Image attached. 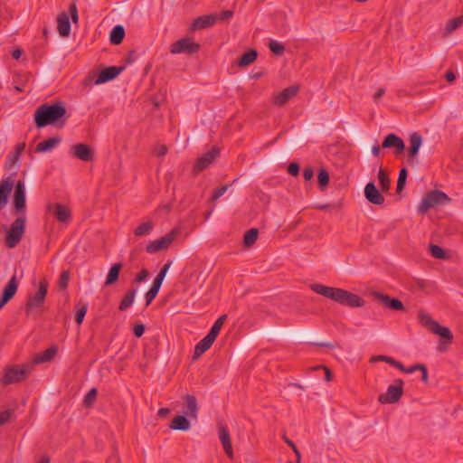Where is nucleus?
Masks as SVG:
<instances>
[{
    "instance_id": "dca6fc26",
    "label": "nucleus",
    "mask_w": 463,
    "mask_h": 463,
    "mask_svg": "<svg viewBox=\"0 0 463 463\" xmlns=\"http://www.w3.org/2000/svg\"><path fill=\"white\" fill-rule=\"evenodd\" d=\"M125 66H110L103 69L95 79L96 85L108 82L117 78L124 70Z\"/></svg>"
},
{
    "instance_id": "ddd939ff",
    "label": "nucleus",
    "mask_w": 463,
    "mask_h": 463,
    "mask_svg": "<svg viewBox=\"0 0 463 463\" xmlns=\"http://www.w3.org/2000/svg\"><path fill=\"white\" fill-rule=\"evenodd\" d=\"M409 142L410 146L408 148V163L411 166H414L418 163L415 157L417 156L422 145V137L417 132H412L409 136Z\"/></svg>"
},
{
    "instance_id": "20e7f679",
    "label": "nucleus",
    "mask_w": 463,
    "mask_h": 463,
    "mask_svg": "<svg viewBox=\"0 0 463 463\" xmlns=\"http://www.w3.org/2000/svg\"><path fill=\"white\" fill-rule=\"evenodd\" d=\"M450 198L444 193L439 190H433L428 193L420 201L418 207L420 213H426L430 208H434L440 204H445L449 202Z\"/></svg>"
},
{
    "instance_id": "0e129e2a",
    "label": "nucleus",
    "mask_w": 463,
    "mask_h": 463,
    "mask_svg": "<svg viewBox=\"0 0 463 463\" xmlns=\"http://www.w3.org/2000/svg\"><path fill=\"white\" fill-rule=\"evenodd\" d=\"M108 463H120V458L116 450L113 451V453L109 457Z\"/></svg>"
},
{
    "instance_id": "69168bd1",
    "label": "nucleus",
    "mask_w": 463,
    "mask_h": 463,
    "mask_svg": "<svg viewBox=\"0 0 463 463\" xmlns=\"http://www.w3.org/2000/svg\"><path fill=\"white\" fill-rule=\"evenodd\" d=\"M385 93V90L381 88L379 89L375 94L373 95V99L375 102H377Z\"/></svg>"
},
{
    "instance_id": "412c9836",
    "label": "nucleus",
    "mask_w": 463,
    "mask_h": 463,
    "mask_svg": "<svg viewBox=\"0 0 463 463\" xmlns=\"http://www.w3.org/2000/svg\"><path fill=\"white\" fill-rule=\"evenodd\" d=\"M217 22L216 14L202 15L193 21L190 25V30L197 31L207 27H211Z\"/></svg>"
},
{
    "instance_id": "c03bdc74",
    "label": "nucleus",
    "mask_w": 463,
    "mask_h": 463,
    "mask_svg": "<svg viewBox=\"0 0 463 463\" xmlns=\"http://www.w3.org/2000/svg\"><path fill=\"white\" fill-rule=\"evenodd\" d=\"M407 176H408V170L405 167H402L399 172V176H398V180H397L396 192L398 194L401 193L404 189Z\"/></svg>"
},
{
    "instance_id": "7ed1b4c3",
    "label": "nucleus",
    "mask_w": 463,
    "mask_h": 463,
    "mask_svg": "<svg viewBox=\"0 0 463 463\" xmlns=\"http://www.w3.org/2000/svg\"><path fill=\"white\" fill-rule=\"evenodd\" d=\"M420 323L429 329L431 333L439 335L442 340L440 341L439 351L447 349L445 345H449L453 340V335L449 327L440 326L437 321L433 320L428 314L420 311L418 315Z\"/></svg>"
},
{
    "instance_id": "49530a36",
    "label": "nucleus",
    "mask_w": 463,
    "mask_h": 463,
    "mask_svg": "<svg viewBox=\"0 0 463 463\" xmlns=\"http://www.w3.org/2000/svg\"><path fill=\"white\" fill-rule=\"evenodd\" d=\"M70 272L69 270H63L59 278L58 286L61 289H66L69 285Z\"/></svg>"
},
{
    "instance_id": "de8ad7c7",
    "label": "nucleus",
    "mask_w": 463,
    "mask_h": 463,
    "mask_svg": "<svg viewBox=\"0 0 463 463\" xmlns=\"http://www.w3.org/2000/svg\"><path fill=\"white\" fill-rule=\"evenodd\" d=\"M430 254L437 259H444L446 256V253L444 250L439 247V245L431 244L430 246Z\"/></svg>"
},
{
    "instance_id": "4be33fe9",
    "label": "nucleus",
    "mask_w": 463,
    "mask_h": 463,
    "mask_svg": "<svg viewBox=\"0 0 463 463\" xmlns=\"http://www.w3.org/2000/svg\"><path fill=\"white\" fill-rule=\"evenodd\" d=\"M219 430V439L223 447V449L226 455L230 458H233V450L232 446V440L230 437L229 430L225 425L221 424L218 428Z\"/></svg>"
},
{
    "instance_id": "f257e3e1",
    "label": "nucleus",
    "mask_w": 463,
    "mask_h": 463,
    "mask_svg": "<svg viewBox=\"0 0 463 463\" xmlns=\"http://www.w3.org/2000/svg\"><path fill=\"white\" fill-rule=\"evenodd\" d=\"M37 128L49 125L63 127L68 119L67 109L62 101L46 102L39 106L33 115Z\"/></svg>"
},
{
    "instance_id": "9d476101",
    "label": "nucleus",
    "mask_w": 463,
    "mask_h": 463,
    "mask_svg": "<svg viewBox=\"0 0 463 463\" xmlns=\"http://www.w3.org/2000/svg\"><path fill=\"white\" fill-rule=\"evenodd\" d=\"M48 292V281L46 279H42L39 282L38 290L33 296H29L26 305L25 310L28 313L34 307H40L43 305L45 301V298Z\"/></svg>"
},
{
    "instance_id": "a19ab883",
    "label": "nucleus",
    "mask_w": 463,
    "mask_h": 463,
    "mask_svg": "<svg viewBox=\"0 0 463 463\" xmlns=\"http://www.w3.org/2000/svg\"><path fill=\"white\" fill-rule=\"evenodd\" d=\"M226 319H227L226 314L219 317L217 318V320L214 322V324L213 325V326L211 327L208 334L212 335L213 336H214L216 338L222 329L223 323L226 321Z\"/></svg>"
},
{
    "instance_id": "79ce46f5",
    "label": "nucleus",
    "mask_w": 463,
    "mask_h": 463,
    "mask_svg": "<svg viewBox=\"0 0 463 463\" xmlns=\"http://www.w3.org/2000/svg\"><path fill=\"white\" fill-rule=\"evenodd\" d=\"M317 182L321 191H324L329 183V174L324 169L320 168L317 175Z\"/></svg>"
},
{
    "instance_id": "4468645a",
    "label": "nucleus",
    "mask_w": 463,
    "mask_h": 463,
    "mask_svg": "<svg viewBox=\"0 0 463 463\" xmlns=\"http://www.w3.org/2000/svg\"><path fill=\"white\" fill-rule=\"evenodd\" d=\"M382 146L383 148L393 147L394 148L393 154L395 156H401L405 150V144H404L403 140L399 136H397L396 134H393V133L388 134L384 137V139L382 143Z\"/></svg>"
},
{
    "instance_id": "72a5a7b5",
    "label": "nucleus",
    "mask_w": 463,
    "mask_h": 463,
    "mask_svg": "<svg viewBox=\"0 0 463 463\" xmlns=\"http://www.w3.org/2000/svg\"><path fill=\"white\" fill-rule=\"evenodd\" d=\"M137 291V288H131L125 294L118 307L120 311L127 310L134 303Z\"/></svg>"
},
{
    "instance_id": "bf43d9fd",
    "label": "nucleus",
    "mask_w": 463,
    "mask_h": 463,
    "mask_svg": "<svg viewBox=\"0 0 463 463\" xmlns=\"http://www.w3.org/2000/svg\"><path fill=\"white\" fill-rule=\"evenodd\" d=\"M314 176V170L311 166L305 167L303 171V177L306 181H309Z\"/></svg>"
},
{
    "instance_id": "e2e57ef3",
    "label": "nucleus",
    "mask_w": 463,
    "mask_h": 463,
    "mask_svg": "<svg viewBox=\"0 0 463 463\" xmlns=\"http://www.w3.org/2000/svg\"><path fill=\"white\" fill-rule=\"evenodd\" d=\"M288 171L292 175H297L299 172V165L298 163H290Z\"/></svg>"
},
{
    "instance_id": "09e8293b",
    "label": "nucleus",
    "mask_w": 463,
    "mask_h": 463,
    "mask_svg": "<svg viewBox=\"0 0 463 463\" xmlns=\"http://www.w3.org/2000/svg\"><path fill=\"white\" fill-rule=\"evenodd\" d=\"M269 47L270 51L276 55H281L285 51V47L276 41H271L269 44Z\"/></svg>"
},
{
    "instance_id": "774afa93",
    "label": "nucleus",
    "mask_w": 463,
    "mask_h": 463,
    "mask_svg": "<svg viewBox=\"0 0 463 463\" xmlns=\"http://www.w3.org/2000/svg\"><path fill=\"white\" fill-rule=\"evenodd\" d=\"M23 53V51L21 49H15L12 52V56L14 59L18 60Z\"/></svg>"
},
{
    "instance_id": "6ab92c4d",
    "label": "nucleus",
    "mask_w": 463,
    "mask_h": 463,
    "mask_svg": "<svg viewBox=\"0 0 463 463\" xmlns=\"http://www.w3.org/2000/svg\"><path fill=\"white\" fill-rule=\"evenodd\" d=\"M298 90L299 88L297 85H292L284 89L282 91L273 96V103L279 107L283 106L290 99L297 95Z\"/></svg>"
},
{
    "instance_id": "2eb2a0df",
    "label": "nucleus",
    "mask_w": 463,
    "mask_h": 463,
    "mask_svg": "<svg viewBox=\"0 0 463 463\" xmlns=\"http://www.w3.org/2000/svg\"><path fill=\"white\" fill-rule=\"evenodd\" d=\"M71 153L74 157L83 162H90L94 159V153L92 149L83 143L71 146Z\"/></svg>"
},
{
    "instance_id": "a211bd4d",
    "label": "nucleus",
    "mask_w": 463,
    "mask_h": 463,
    "mask_svg": "<svg viewBox=\"0 0 463 463\" xmlns=\"http://www.w3.org/2000/svg\"><path fill=\"white\" fill-rule=\"evenodd\" d=\"M14 206L16 213H21L25 208V186L23 181H18L14 186Z\"/></svg>"
},
{
    "instance_id": "13d9d810",
    "label": "nucleus",
    "mask_w": 463,
    "mask_h": 463,
    "mask_svg": "<svg viewBox=\"0 0 463 463\" xmlns=\"http://www.w3.org/2000/svg\"><path fill=\"white\" fill-rule=\"evenodd\" d=\"M12 411L8 410L0 413V426L5 424L9 420Z\"/></svg>"
},
{
    "instance_id": "473e14b6",
    "label": "nucleus",
    "mask_w": 463,
    "mask_h": 463,
    "mask_svg": "<svg viewBox=\"0 0 463 463\" xmlns=\"http://www.w3.org/2000/svg\"><path fill=\"white\" fill-rule=\"evenodd\" d=\"M125 37V29L123 25L118 24L113 27L109 34V41L112 44L118 45L123 42Z\"/></svg>"
},
{
    "instance_id": "864d4df0",
    "label": "nucleus",
    "mask_w": 463,
    "mask_h": 463,
    "mask_svg": "<svg viewBox=\"0 0 463 463\" xmlns=\"http://www.w3.org/2000/svg\"><path fill=\"white\" fill-rule=\"evenodd\" d=\"M145 333V325L141 323H137L133 327V335L139 338L141 337Z\"/></svg>"
},
{
    "instance_id": "a878e982",
    "label": "nucleus",
    "mask_w": 463,
    "mask_h": 463,
    "mask_svg": "<svg viewBox=\"0 0 463 463\" xmlns=\"http://www.w3.org/2000/svg\"><path fill=\"white\" fill-rule=\"evenodd\" d=\"M215 337L210 334H207L194 347V359L200 357L203 354H204L213 342L215 341Z\"/></svg>"
},
{
    "instance_id": "680f3d73",
    "label": "nucleus",
    "mask_w": 463,
    "mask_h": 463,
    "mask_svg": "<svg viewBox=\"0 0 463 463\" xmlns=\"http://www.w3.org/2000/svg\"><path fill=\"white\" fill-rule=\"evenodd\" d=\"M419 371H420V372H421V377H420V380H421L424 383H428V381H429V376H428V371H427L426 366L420 364V368H419Z\"/></svg>"
},
{
    "instance_id": "c85d7f7f",
    "label": "nucleus",
    "mask_w": 463,
    "mask_h": 463,
    "mask_svg": "<svg viewBox=\"0 0 463 463\" xmlns=\"http://www.w3.org/2000/svg\"><path fill=\"white\" fill-rule=\"evenodd\" d=\"M18 288V282L16 279V276H13L5 287L4 288V290L2 292V297H4L5 299L10 301L15 295Z\"/></svg>"
},
{
    "instance_id": "4d7b16f0",
    "label": "nucleus",
    "mask_w": 463,
    "mask_h": 463,
    "mask_svg": "<svg viewBox=\"0 0 463 463\" xmlns=\"http://www.w3.org/2000/svg\"><path fill=\"white\" fill-rule=\"evenodd\" d=\"M232 14H233L232 11L225 10V11H222L220 14H218L216 15H217V20L226 21V20L230 19L232 16Z\"/></svg>"
},
{
    "instance_id": "f704fd0d",
    "label": "nucleus",
    "mask_w": 463,
    "mask_h": 463,
    "mask_svg": "<svg viewBox=\"0 0 463 463\" xmlns=\"http://www.w3.org/2000/svg\"><path fill=\"white\" fill-rule=\"evenodd\" d=\"M162 284L158 283L157 281H153V284L150 288V289L146 292L145 298H146V306L148 307L152 301L156 298V295L159 292V289L161 288Z\"/></svg>"
},
{
    "instance_id": "8fccbe9b",
    "label": "nucleus",
    "mask_w": 463,
    "mask_h": 463,
    "mask_svg": "<svg viewBox=\"0 0 463 463\" xmlns=\"http://www.w3.org/2000/svg\"><path fill=\"white\" fill-rule=\"evenodd\" d=\"M231 185L232 184H225V185H222V186L216 188L213 193L211 200L216 201L217 199H219L221 196H222L227 192V190L230 188Z\"/></svg>"
},
{
    "instance_id": "58836bf2",
    "label": "nucleus",
    "mask_w": 463,
    "mask_h": 463,
    "mask_svg": "<svg viewBox=\"0 0 463 463\" xmlns=\"http://www.w3.org/2000/svg\"><path fill=\"white\" fill-rule=\"evenodd\" d=\"M24 149H25V143H18L15 146L14 152H12L8 155V160L11 165H14V163L17 162V160L19 159L20 156L24 151Z\"/></svg>"
},
{
    "instance_id": "39448f33",
    "label": "nucleus",
    "mask_w": 463,
    "mask_h": 463,
    "mask_svg": "<svg viewBox=\"0 0 463 463\" xmlns=\"http://www.w3.org/2000/svg\"><path fill=\"white\" fill-rule=\"evenodd\" d=\"M31 367L32 366L28 365H23L21 367L15 365L5 368L3 377L0 379V383L2 385H9L24 381L31 373Z\"/></svg>"
},
{
    "instance_id": "5701e85b",
    "label": "nucleus",
    "mask_w": 463,
    "mask_h": 463,
    "mask_svg": "<svg viewBox=\"0 0 463 463\" xmlns=\"http://www.w3.org/2000/svg\"><path fill=\"white\" fill-rule=\"evenodd\" d=\"M184 401L185 402V409L184 410V413L187 417L196 420L199 411V405L195 396L192 394H185L184 396Z\"/></svg>"
},
{
    "instance_id": "9b49d317",
    "label": "nucleus",
    "mask_w": 463,
    "mask_h": 463,
    "mask_svg": "<svg viewBox=\"0 0 463 463\" xmlns=\"http://www.w3.org/2000/svg\"><path fill=\"white\" fill-rule=\"evenodd\" d=\"M46 212L61 223H67L71 220V211L64 204L50 203L46 205Z\"/></svg>"
},
{
    "instance_id": "603ef678",
    "label": "nucleus",
    "mask_w": 463,
    "mask_h": 463,
    "mask_svg": "<svg viewBox=\"0 0 463 463\" xmlns=\"http://www.w3.org/2000/svg\"><path fill=\"white\" fill-rule=\"evenodd\" d=\"M69 12H70V15L71 17L72 22L75 24L78 23V21H79L78 9H77L76 3L74 1H72L70 4Z\"/></svg>"
},
{
    "instance_id": "f8f14e48",
    "label": "nucleus",
    "mask_w": 463,
    "mask_h": 463,
    "mask_svg": "<svg viewBox=\"0 0 463 463\" xmlns=\"http://www.w3.org/2000/svg\"><path fill=\"white\" fill-rule=\"evenodd\" d=\"M219 155L220 150L216 146H213L209 151L198 157L194 165V171L195 173H199L206 169L214 161V159L219 156Z\"/></svg>"
},
{
    "instance_id": "3c124183",
    "label": "nucleus",
    "mask_w": 463,
    "mask_h": 463,
    "mask_svg": "<svg viewBox=\"0 0 463 463\" xmlns=\"http://www.w3.org/2000/svg\"><path fill=\"white\" fill-rule=\"evenodd\" d=\"M171 266V262H166L163 268L160 269V271L158 272V274L156 275V277L155 278V281H157L158 283L162 284L165 278V275H166V272L168 270V269L170 268Z\"/></svg>"
},
{
    "instance_id": "cd10ccee",
    "label": "nucleus",
    "mask_w": 463,
    "mask_h": 463,
    "mask_svg": "<svg viewBox=\"0 0 463 463\" xmlns=\"http://www.w3.org/2000/svg\"><path fill=\"white\" fill-rule=\"evenodd\" d=\"M57 354V347L55 345H52L43 352L36 354L33 358V364H42L50 362L52 360Z\"/></svg>"
},
{
    "instance_id": "bb28decb",
    "label": "nucleus",
    "mask_w": 463,
    "mask_h": 463,
    "mask_svg": "<svg viewBox=\"0 0 463 463\" xmlns=\"http://www.w3.org/2000/svg\"><path fill=\"white\" fill-rule=\"evenodd\" d=\"M61 139L59 137H49L46 140L40 142L36 147V153H44L52 150L54 146L61 143Z\"/></svg>"
},
{
    "instance_id": "aec40b11",
    "label": "nucleus",
    "mask_w": 463,
    "mask_h": 463,
    "mask_svg": "<svg viewBox=\"0 0 463 463\" xmlns=\"http://www.w3.org/2000/svg\"><path fill=\"white\" fill-rule=\"evenodd\" d=\"M364 196L369 203L375 205H382L384 203V197L372 182L365 185Z\"/></svg>"
},
{
    "instance_id": "4c0bfd02",
    "label": "nucleus",
    "mask_w": 463,
    "mask_h": 463,
    "mask_svg": "<svg viewBox=\"0 0 463 463\" xmlns=\"http://www.w3.org/2000/svg\"><path fill=\"white\" fill-rule=\"evenodd\" d=\"M259 231L256 228H252L246 232L244 238H243V243L246 247H251L255 241L258 239Z\"/></svg>"
},
{
    "instance_id": "423d86ee",
    "label": "nucleus",
    "mask_w": 463,
    "mask_h": 463,
    "mask_svg": "<svg viewBox=\"0 0 463 463\" xmlns=\"http://www.w3.org/2000/svg\"><path fill=\"white\" fill-rule=\"evenodd\" d=\"M25 230V218L18 217L11 224L6 232L5 244L8 248H14L21 241Z\"/></svg>"
},
{
    "instance_id": "0eeeda50",
    "label": "nucleus",
    "mask_w": 463,
    "mask_h": 463,
    "mask_svg": "<svg viewBox=\"0 0 463 463\" xmlns=\"http://www.w3.org/2000/svg\"><path fill=\"white\" fill-rule=\"evenodd\" d=\"M403 385L402 379H395L394 383L388 386L386 392L379 395V402L383 404L398 402L403 394Z\"/></svg>"
},
{
    "instance_id": "338daca9",
    "label": "nucleus",
    "mask_w": 463,
    "mask_h": 463,
    "mask_svg": "<svg viewBox=\"0 0 463 463\" xmlns=\"http://www.w3.org/2000/svg\"><path fill=\"white\" fill-rule=\"evenodd\" d=\"M420 365V364H414V365H412L411 367H408V368L405 367V371L403 373H412L415 371L419 370Z\"/></svg>"
},
{
    "instance_id": "37998d69",
    "label": "nucleus",
    "mask_w": 463,
    "mask_h": 463,
    "mask_svg": "<svg viewBox=\"0 0 463 463\" xmlns=\"http://www.w3.org/2000/svg\"><path fill=\"white\" fill-rule=\"evenodd\" d=\"M378 180L383 192H387L390 189V178L383 168L378 172Z\"/></svg>"
},
{
    "instance_id": "2f4dec72",
    "label": "nucleus",
    "mask_w": 463,
    "mask_h": 463,
    "mask_svg": "<svg viewBox=\"0 0 463 463\" xmlns=\"http://www.w3.org/2000/svg\"><path fill=\"white\" fill-rule=\"evenodd\" d=\"M257 57L258 52L255 49H250L239 59L237 65L241 68L247 67L253 63L257 60Z\"/></svg>"
},
{
    "instance_id": "e433bc0d",
    "label": "nucleus",
    "mask_w": 463,
    "mask_h": 463,
    "mask_svg": "<svg viewBox=\"0 0 463 463\" xmlns=\"http://www.w3.org/2000/svg\"><path fill=\"white\" fill-rule=\"evenodd\" d=\"M154 223L152 222H145L139 224L134 231V233L137 237H142L149 234L154 229Z\"/></svg>"
},
{
    "instance_id": "c9c22d12",
    "label": "nucleus",
    "mask_w": 463,
    "mask_h": 463,
    "mask_svg": "<svg viewBox=\"0 0 463 463\" xmlns=\"http://www.w3.org/2000/svg\"><path fill=\"white\" fill-rule=\"evenodd\" d=\"M463 24V15L450 19L445 28V36L449 35Z\"/></svg>"
},
{
    "instance_id": "1a4fd4ad",
    "label": "nucleus",
    "mask_w": 463,
    "mask_h": 463,
    "mask_svg": "<svg viewBox=\"0 0 463 463\" xmlns=\"http://www.w3.org/2000/svg\"><path fill=\"white\" fill-rule=\"evenodd\" d=\"M201 48V45L192 40V38L184 37L178 41H175L170 45V52L173 54L176 53H187L194 54Z\"/></svg>"
},
{
    "instance_id": "6e6552de",
    "label": "nucleus",
    "mask_w": 463,
    "mask_h": 463,
    "mask_svg": "<svg viewBox=\"0 0 463 463\" xmlns=\"http://www.w3.org/2000/svg\"><path fill=\"white\" fill-rule=\"evenodd\" d=\"M179 234L178 229H173L165 236L155 240L148 243L146 247V252L150 254L156 253L161 250H167L172 242L175 240L176 236Z\"/></svg>"
},
{
    "instance_id": "a18cd8bd",
    "label": "nucleus",
    "mask_w": 463,
    "mask_h": 463,
    "mask_svg": "<svg viewBox=\"0 0 463 463\" xmlns=\"http://www.w3.org/2000/svg\"><path fill=\"white\" fill-rule=\"evenodd\" d=\"M98 391L96 388L90 389L84 397L83 405L85 407H91L97 399Z\"/></svg>"
},
{
    "instance_id": "b1692460",
    "label": "nucleus",
    "mask_w": 463,
    "mask_h": 463,
    "mask_svg": "<svg viewBox=\"0 0 463 463\" xmlns=\"http://www.w3.org/2000/svg\"><path fill=\"white\" fill-rule=\"evenodd\" d=\"M13 186L14 182L10 177H6L0 182V211L5 206Z\"/></svg>"
},
{
    "instance_id": "7c9ffc66",
    "label": "nucleus",
    "mask_w": 463,
    "mask_h": 463,
    "mask_svg": "<svg viewBox=\"0 0 463 463\" xmlns=\"http://www.w3.org/2000/svg\"><path fill=\"white\" fill-rule=\"evenodd\" d=\"M122 264L120 262L114 263L107 275L105 280V286H111L118 280L120 270L122 269Z\"/></svg>"
},
{
    "instance_id": "ea45409f",
    "label": "nucleus",
    "mask_w": 463,
    "mask_h": 463,
    "mask_svg": "<svg viewBox=\"0 0 463 463\" xmlns=\"http://www.w3.org/2000/svg\"><path fill=\"white\" fill-rule=\"evenodd\" d=\"M76 314H75V321L78 325H81L83 319L86 316L88 306L85 303H78L75 306Z\"/></svg>"
},
{
    "instance_id": "393cba45",
    "label": "nucleus",
    "mask_w": 463,
    "mask_h": 463,
    "mask_svg": "<svg viewBox=\"0 0 463 463\" xmlns=\"http://www.w3.org/2000/svg\"><path fill=\"white\" fill-rule=\"evenodd\" d=\"M57 29L61 36L67 37L71 33L70 16L67 13L62 12L57 17Z\"/></svg>"
},
{
    "instance_id": "f3484780",
    "label": "nucleus",
    "mask_w": 463,
    "mask_h": 463,
    "mask_svg": "<svg viewBox=\"0 0 463 463\" xmlns=\"http://www.w3.org/2000/svg\"><path fill=\"white\" fill-rule=\"evenodd\" d=\"M374 298L383 307H388L392 310H403L404 306L402 302L397 298H392L390 296L374 291L373 293Z\"/></svg>"
},
{
    "instance_id": "c756f323",
    "label": "nucleus",
    "mask_w": 463,
    "mask_h": 463,
    "mask_svg": "<svg viewBox=\"0 0 463 463\" xmlns=\"http://www.w3.org/2000/svg\"><path fill=\"white\" fill-rule=\"evenodd\" d=\"M190 421L186 418V415H178L173 419L170 423V428L175 430H188L190 429Z\"/></svg>"
},
{
    "instance_id": "5fc2aeb1",
    "label": "nucleus",
    "mask_w": 463,
    "mask_h": 463,
    "mask_svg": "<svg viewBox=\"0 0 463 463\" xmlns=\"http://www.w3.org/2000/svg\"><path fill=\"white\" fill-rule=\"evenodd\" d=\"M167 153V147L165 145H158L154 149V154L158 156H164Z\"/></svg>"
},
{
    "instance_id": "6e6d98bb",
    "label": "nucleus",
    "mask_w": 463,
    "mask_h": 463,
    "mask_svg": "<svg viewBox=\"0 0 463 463\" xmlns=\"http://www.w3.org/2000/svg\"><path fill=\"white\" fill-rule=\"evenodd\" d=\"M320 369H323L325 371V380L330 382L332 380V372L330 371V369L323 365H317L313 367V370Z\"/></svg>"
},
{
    "instance_id": "052dcab7",
    "label": "nucleus",
    "mask_w": 463,
    "mask_h": 463,
    "mask_svg": "<svg viewBox=\"0 0 463 463\" xmlns=\"http://www.w3.org/2000/svg\"><path fill=\"white\" fill-rule=\"evenodd\" d=\"M147 276H148V271L144 269L140 272L137 273L134 281L137 283L142 282V281L146 280Z\"/></svg>"
},
{
    "instance_id": "f03ea898",
    "label": "nucleus",
    "mask_w": 463,
    "mask_h": 463,
    "mask_svg": "<svg viewBox=\"0 0 463 463\" xmlns=\"http://www.w3.org/2000/svg\"><path fill=\"white\" fill-rule=\"evenodd\" d=\"M310 288L316 294L350 307H362L365 303L358 295L342 288L327 287L318 283L310 285Z\"/></svg>"
}]
</instances>
